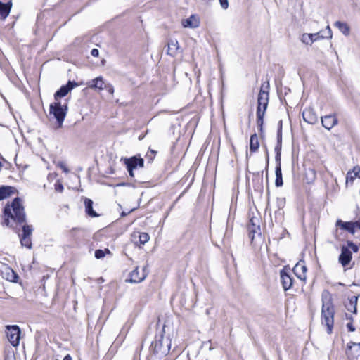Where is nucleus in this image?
Segmentation results:
<instances>
[{
    "label": "nucleus",
    "instance_id": "1",
    "mask_svg": "<svg viewBox=\"0 0 360 360\" xmlns=\"http://www.w3.org/2000/svg\"><path fill=\"white\" fill-rule=\"evenodd\" d=\"M322 307L321 314V324L327 328V333L331 334L334 325L335 306L333 298L328 290H324L321 295Z\"/></svg>",
    "mask_w": 360,
    "mask_h": 360
},
{
    "label": "nucleus",
    "instance_id": "2",
    "mask_svg": "<svg viewBox=\"0 0 360 360\" xmlns=\"http://www.w3.org/2000/svg\"><path fill=\"white\" fill-rule=\"evenodd\" d=\"M4 222L6 226L9 224V219H11L18 224L26 221V214L24 207L20 198H15L11 205H6L4 209Z\"/></svg>",
    "mask_w": 360,
    "mask_h": 360
},
{
    "label": "nucleus",
    "instance_id": "3",
    "mask_svg": "<svg viewBox=\"0 0 360 360\" xmlns=\"http://www.w3.org/2000/svg\"><path fill=\"white\" fill-rule=\"evenodd\" d=\"M269 82H264L261 85L260 91L258 95V105L257 109V126L260 128L261 131L262 130L264 116L269 103Z\"/></svg>",
    "mask_w": 360,
    "mask_h": 360
},
{
    "label": "nucleus",
    "instance_id": "4",
    "mask_svg": "<svg viewBox=\"0 0 360 360\" xmlns=\"http://www.w3.org/2000/svg\"><path fill=\"white\" fill-rule=\"evenodd\" d=\"M164 333L165 326L160 333L155 335L154 341L150 346V351L160 356H166L171 348V340L169 337H165Z\"/></svg>",
    "mask_w": 360,
    "mask_h": 360
},
{
    "label": "nucleus",
    "instance_id": "5",
    "mask_svg": "<svg viewBox=\"0 0 360 360\" xmlns=\"http://www.w3.org/2000/svg\"><path fill=\"white\" fill-rule=\"evenodd\" d=\"M359 248L357 245L351 240L347 241V246L341 247V252L339 255L338 261L342 266H347L351 262L352 258V252H357Z\"/></svg>",
    "mask_w": 360,
    "mask_h": 360
},
{
    "label": "nucleus",
    "instance_id": "6",
    "mask_svg": "<svg viewBox=\"0 0 360 360\" xmlns=\"http://www.w3.org/2000/svg\"><path fill=\"white\" fill-rule=\"evenodd\" d=\"M261 219L259 217H252L250 219L248 224V230L249 231V238L251 243H253L255 240L262 241L263 237L260 229Z\"/></svg>",
    "mask_w": 360,
    "mask_h": 360
},
{
    "label": "nucleus",
    "instance_id": "7",
    "mask_svg": "<svg viewBox=\"0 0 360 360\" xmlns=\"http://www.w3.org/2000/svg\"><path fill=\"white\" fill-rule=\"evenodd\" d=\"M67 110V105H62L60 102H54L50 105L49 114L56 120L59 128L63 125Z\"/></svg>",
    "mask_w": 360,
    "mask_h": 360
},
{
    "label": "nucleus",
    "instance_id": "8",
    "mask_svg": "<svg viewBox=\"0 0 360 360\" xmlns=\"http://www.w3.org/2000/svg\"><path fill=\"white\" fill-rule=\"evenodd\" d=\"M6 333L10 343L16 347L19 345L20 338V329L17 325L6 326Z\"/></svg>",
    "mask_w": 360,
    "mask_h": 360
},
{
    "label": "nucleus",
    "instance_id": "9",
    "mask_svg": "<svg viewBox=\"0 0 360 360\" xmlns=\"http://www.w3.org/2000/svg\"><path fill=\"white\" fill-rule=\"evenodd\" d=\"M124 164L126 165L129 176L134 177V174L133 170L137 167H143L144 160L141 158L134 156L130 158L124 159Z\"/></svg>",
    "mask_w": 360,
    "mask_h": 360
},
{
    "label": "nucleus",
    "instance_id": "10",
    "mask_svg": "<svg viewBox=\"0 0 360 360\" xmlns=\"http://www.w3.org/2000/svg\"><path fill=\"white\" fill-rule=\"evenodd\" d=\"M327 35L326 37L321 36L319 32L313 33V34H303L302 35L301 40L303 43L306 44H312L313 42L317 41L319 39H323L324 37L326 38H332V31L329 26L326 27Z\"/></svg>",
    "mask_w": 360,
    "mask_h": 360
},
{
    "label": "nucleus",
    "instance_id": "11",
    "mask_svg": "<svg viewBox=\"0 0 360 360\" xmlns=\"http://www.w3.org/2000/svg\"><path fill=\"white\" fill-rule=\"evenodd\" d=\"M336 226L354 235L356 232V229H360V221H356L345 222L341 219H338L336 221Z\"/></svg>",
    "mask_w": 360,
    "mask_h": 360
},
{
    "label": "nucleus",
    "instance_id": "12",
    "mask_svg": "<svg viewBox=\"0 0 360 360\" xmlns=\"http://www.w3.org/2000/svg\"><path fill=\"white\" fill-rule=\"evenodd\" d=\"M345 353L348 360L356 359L360 356V343L349 342Z\"/></svg>",
    "mask_w": 360,
    "mask_h": 360
},
{
    "label": "nucleus",
    "instance_id": "13",
    "mask_svg": "<svg viewBox=\"0 0 360 360\" xmlns=\"http://www.w3.org/2000/svg\"><path fill=\"white\" fill-rule=\"evenodd\" d=\"M78 84L75 82L69 81L66 85L62 86L54 94V98L57 101L58 98L65 96L74 87Z\"/></svg>",
    "mask_w": 360,
    "mask_h": 360
},
{
    "label": "nucleus",
    "instance_id": "14",
    "mask_svg": "<svg viewBox=\"0 0 360 360\" xmlns=\"http://www.w3.org/2000/svg\"><path fill=\"white\" fill-rule=\"evenodd\" d=\"M129 276V279L126 280L127 282L138 283L146 278V274H145L144 269L140 273L139 267H136L135 269L130 273Z\"/></svg>",
    "mask_w": 360,
    "mask_h": 360
},
{
    "label": "nucleus",
    "instance_id": "15",
    "mask_svg": "<svg viewBox=\"0 0 360 360\" xmlns=\"http://www.w3.org/2000/svg\"><path fill=\"white\" fill-rule=\"evenodd\" d=\"M280 276L283 290L285 291L289 290L292 286L293 283L292 276L284 270L281 271Z\"/></svg>",
    "mask_w": 360,
    "mask_h": 360
},
{
    "label": "nucleus",
    "instance_id": "16",
    "mask_svg": "<svg viewBox=\"0 0 360 360\" xmlns=\"http://www.w3.org/2000/svg\"><path fill=\"white\" fill-rule=\"evenodd\" d=\"M321 123L324 128L330 130L338 124V119L335 115H326L321 117Z\"/></svg>",
    "mask_w": 360,
    "mask_h": 360
},
{
    "label": "nucleus",
    "instance_id": "17",
    "mask_svg": "<svg viewBox=\"0 0 360 360\" xmlns=\"http://www.w3.org/2000/svg\"><path fill=\"white\" fill-rule=\"evenodd\" d=\"M3 277L8 281L17 283L19 278L17 273L8 266H5L1 271Z\"/></svg>",
    "mask_w": 360,
    "mask_h": 360
},
{
    "label": "nucleus",
    "instance_id": "18",
    "mask_svg": "<svg viewBox=\"0 0 360 360\" xmlns=\"http://www.w3.org/2000/svg\"><path fill=\"white\" fill-rule=\"evenodd\" d=\"M179 49V42L176 39H169L167 42V53L172 57L176 56Z\"/></svg>",
    "mask_w": 360,
    "mask_h": 360
},
{
    "label": "nucleus",
    "instance_id": "19",
    "mask_svg": "<svg viewBox=\"0 0 360 360\" xmlns=\"http://www.w3.org/2000/svg\"><path fill=\"white\" fill-rule=\"evenodd\" d=\"M200 22L195 15H192L188 18L183 20L182 25L185 27L196 28L199 26Z\"/></svg>",
    "mask_w": 360,
    "mask_h": 360
},
{
    "label": "nucleus",
    "instance_id": "20",
    "mask_svg": "<svg viewBox=\"0 0 360 360\" xmlns=\"http://www.w3.org/2000/svg\"><path fill=\"white\" fill-rule=\"evenodd\" d=\"M307 267L302 264L297 263L293 268L294 274L300 280H304L306 278Z\"/></svg>",
    "mask_w": 360,
    "mask_h": 360
},
{
    "label": "nucleus",
    "instance_id": "21",
    "mask_svg": "<svg viewBox=\"0 0 360 360\" xmlns=\"http://www.w3.org/2000/svg\"><path fill=\"white\" fill-rule=\"evenodd\" d=\"M15 189L14 187L10 186H2L0 187V200H4L13 193H14Z\"/></svg>",
    "mask_w": 360,
    "mask_h": 360
},
{
    "label": "nucleus",
    "instance_id": "22",
    "mask_svg": "<svg viewBox=\"0 0 360 360\" xmlns=\"http://www.w3.org/2000/svg\"><path fill=\"white\" fill-rule=\"evenodd\" d=\"M11 6V1H9L6 4H4L0 1V16L4 19L6 18L9 15Z\"/></svg>",
    "mask_w": 360,
    "mask_h": 360
},
{
    "label": "nucleus",
    "instance_id": "23",
    "mask_svg": "<svg viewBox=\"0 0 360 360\" xmlns=\"http://www.w3.org/2000/svg\"><path fill=\"white\" fill-rule=\"evenodd\" d=\"M316 178V172L315 169L309 168L305 170L304 180L307 184H312Z\"/></svg>",
    "mask_w": 360,
    "mask_h": 360
},
{
    "label": "nucleus",
    "instance_id": "24",
    "mask_svg": "<svg viewBox=\"0 0 360 360\" xmlns=\"http://www.w3.org/2000/svg\"><path fill=\"white\" fill-rule=\"evenodd\" d=\"M357 300L358 297L352 296L351 298H349V301L345 304V307L349 311H352L354 314H356Z\"/></svg>",
    "mask_w": 360,
    "mask_h": 360
},
{
    "label": "nucleus",
    "instance_id": "25",
    "mask_svg": "<svg viewBox=\"0 0 360 360\" xmlns=\"http://www.w3.org/2000/svg\"><path fill=\"white\" fill-rule=\"evenodd\" d=\"M85 211L86 214L91 217H98V214L93 210V201L91 199L85 198L84 200Z\"/></svg>",
    "mask_w": 360,
    "mask_h": 360
},
{
    "label": "nucleus",
    "instance_id": "26",
    "mask_svg": "<svg viewBox=\"0 0 360 360\" xmlns=\"http://www.w3.org/2000/svg\"><path fill=\"white\" fill-rule=\"evenodd\" d=\"M302 117L305 122L314 124L316 122L317 117L311 110H305L302 112Z\"/></svg>",
    "mask_w": 360,
    "mask_h": 360
},
{
    "label": "nucleus",
    "instance_id": "27",
    "mask_svg": "<svg viewBox=\"0 0 360 360\" xmlns=\"http://www.w3.org/2000/svg\"><path fill=\"white\" fill-rule=\"evenodd\" d=\"M91 82L92 84L89 85L90 88H96L98 89L99 90H103L106 88V85L105 84L101 77H96V79H93Z\"/></svg>",
    "mask_w": 360,
    "mask_h": 360
},
{
    "label": "nucleus",
    "instance_id": "28",
    "mask_svg": "<svg viewBox=\"0 0 360 360\" xmlns=\"http://www.w3.org/2000/svg\"><path fill=\"white\" fill-rule=\"evenodd\" d=\"M359 178L360 179V167H354L353 170L352 172H348L347 174V183L348 181H350L352 183L355 178Z\"/></svg>",
    "mask_w": 360,
    "mask_h": 360
},
{
    "label": "nucleus",
    "instance_id": "29",
    "mask_svg": "<svg viewBox=\"0 0 360 360\" xmlns=\"http://www.w3.org/2000/svg\"><path fill=\"white\" fill-rule=\"evenodd\" d=\"M132 237L134 238V239L139 238V242L140 245H144L150 239V236L148 235V233H147L146 232L135 233L132 235Z\"/></svg>",
    "mask_w": 360,
    "mask_h": 360
},
{
    "label": "nucleus",
    "instance_id": "30",
    "mask_svg": "<svg viewBox=\"0 0 360 360\" xmlns=\"http://www.w3.org/2000/svg\"><path fill=\"white\" fill-rule=\"evenodd\" d=\"M259 141L256 134L250 136V150L251 152H256L259 148Z\"/></svg>",
    "mask_w": 360,
    "mask_h": 360
},
{
    "label": "nucleus",
    "instance_id": "31",
    "mask_svg": "<svg viewBox=\"0 0 360 360\" xmlns=\"http://www.w3.org/2000/svg\"><path fill=\"white\" fill-rule=\"evenodd\" d=\"M335 26L338 27L343 34L347 36L349 34V27L346 22L336 21Z\"/></svg>",
    "mask_w": 360,
    "mask_h": 360
},
{
    "label": "nucleus",
    "instance_id": "32",
    "mask_svg": "<svg viewBox=\"0 0 360 360\" xmlns=\"http://www.w3.org/2000/svg\"><path fill=\"white\" fill-rule=\"evenodd\" d=\"M276 180H275V185L277 187H280L283 185V178H282V172H281V167H276Z\"/></svg>",
    "mask_w": 360,
    "mask_h": 360
},
{
    "label": "nucleus",
    "instance_id": "33",
    "mask_svg": "<svg viewBox=\"0 0 360 360\" xmlns=\"http://www.w3.org/2000/svg\"><path fill=\"white\" fill-rule=\"evenodd\" d=\"M33 231L32 226L24 224L22 226V233L20 237H29L31 238Z\"/></svg>",
    "mask_w": 360,
    "mask_h": 360
},
{
    "label": "nucleus",
    "instance_id": "34",
    "mask_svg": "<svg viewBox=\"0 0 360 360\" xmlns=\"http://www.w3.org/2000/svg\"><path fill=\"white\" fill-rule=\"evenodd\" d=\"M20 243L22 246L26 247L29 249L32 248V240L31 238L29 237H20Z\"/></svg>",
    "mask_w": 360,
    "mask_h": 360
},
{
    "label": "nucleus",
    "instance_id": "35",
    "mask_svg": "<svg viewBox=\"0 0 360 360\" xmlns=\"http://www.w3.org/2000/svg\"><path fill=\"white\" fill-rule=\"evenodd\" d=\"M277 130V143L282 144V120L278 122Z\"/></svg>",
    "mask_w": 360,
    "mask_h": 360
},
{
    "label": "nucleus",
    "instance_id": "36",
    "mask_svg": "<svg viewBox=\"0 0 360 360\" xmlns=\"http://www.w3.org/2000/svg\"><path fill=\"white\" fill-rule=\"evenodd\" d=\"M156 154H157V151L150 149L147 152L146 157L149 160V162H151L153 160V159L155 158V156L156 155Z\"/></svg>",
    "mask_w": 360,
    "mask_h": 360
},
{
    "label": "nucleus",
    "instance_id": "37",
    "mask_svg": "<svg viewBox=\"0 0 360 360\" xmlns=\"http://www.w3.org/2000/svg\"><path fill=\"white\" fill-rule=\"evenodd\" d=\"M56 166L60 167L65 173H68L70 172L69 169L66 167L65 163L63 161L58 162Z\"/></svg>",
    "mask_w": 360,
    "mask_h": 360
},
{
    "label": "nucleus",
    "instance_id": "38",
    "mask_svg": "<svg viewBox=\"0 0 360 360\" xmlns=\"http://www.w3.org/2000/svg\"><path fill=\"white\" fill-rule=\"evenodd\" d=\"M105 257V252L102 250H96L95 251V257L96 259H101Z\"/></svg>",
    "mask_w": 360,
    "mask_h": 360
},
{
    "label": "nucleus",
    "instance_id": "39",
    "mask_svg": "<svg viewBox=\"0 0 360 360\" xmlns=\"http://www.w3.org/2000/svg\"><path fill=\"white\" fill-rule=\"evenodd\" d=\"M220 5L223 9H226L229 7L228 0H219Z\"/></svg>",
    "mask_w": 360,
    "mask_h": 360
},
{
    "label": "nucleus",
    "instance_id": "40",
    "mask_svg": "<svg viewBox=\"0 0 360 360\" xmlns=\"http://www.w3.org/2000/svg\"><path fill=\"white\" fill-rule=\"evenodd\" d=\"M275 160H276V167H281V154H278V153H276V157H275Z\"/></svg>",
    "mask_w": 360,
    "mask_h": 360
},
{
    "label": "nucleus",
    "instance_id": "41",
    "mask_svg": "<svg viewBox=\"0 0 360 360\" xmlns=\"http://www.w3.org/2000/svg\"><path fill=\"white\" fill-rule=\"evenodd\" d=\"M55 189L56 191L61 193L63 191V186L61 184H56L55 185Z\"/></svg>",
    "mask_w": 360,
    "mask_h": 360
},
{
    "label": "nucleus",
    "instance_id": "42",
    "mask_svg": "<svg viewBox=\"0 0 360 360\" xmlns=\"http://www.w3.org/2000/svg\"><path fill=\"white\" fill-rule=\"evenodd\" d=\"M347 328H348V330L350 331V332H354L355 330V328L354 326H353L352 323V322H349L347 323Z\"/></svg>",
    "mask_w": 360,
    "mask_h": 360
},
{
    "label": "nucleus",
    "instance_id": "43",
    "mask_svg": "<svg viewBox=\"0 0 360 360\" xmlns=\"http://www.w3.org/2000/svg\"><path fill=\"white\" fill-rule=\"evenodd\" d=\"M91 54L94 57H97L99 55V51L97 49H93L91 51Z\"/></svg>",
    "mask_w": 360,
    "mask_h": 360
},
{
    "label": "nucleus",
    "instance_id": "44",
    "mask_svg": "<svg viewBox=\"0 0 360 360\" xmlns=\"http://www.w3.org/2000/svg\"><path fill=\"white\" fill-rule=\"evenodd\" d=\"M281 146H282V144H279V143L276 144V146H275V148H274L276 153L281 154Z\"/></svg>",
    "mask_w": 360,
    "mask_h": 360
},
{
    "label": "nucleus",
    "instance_id": "45",
    "mask_svg": "<svg viewBox=\"0 0 360 360\" xmlns=\"http://www.w3.org/2000/svg\"><path fill=\"white\" fill-rule=\"evenodd\" d=\"M5 360H16V359H15V357L14 356V355H11V356H7L6 357Z\"/></svg>",
    "mask_w": 360,
    "mask_h": 360
},
{
    "label": "nucleus",
    "instance_id": "46",
    "mask_svg": "<svg viewBox=\"0 0 360 360\" xmlns=\"http://www.w3.org/2000/svg\"><path fill=\"white\" fill-rule=\"evenodd\" d=\"M108 91H109L111 94H113V92H114V89H113L112 86H111V85H108Z\"/></svg>",
    "mask_w": 360,
    "mask_h": 360
},
{
    "label": "nucleus",
    "instance_id": "47",
    "mask_svg": "<svg viewBox=\"0 0 360 360\" xmlns=\"http://www.w3.org/2000/svg\"><path fill=\"white\" fill-rule=\"evenodd\" d=\"M63 360H72V356L70 354H67L64 358Z\"/></svg>",
    "mask_w": 360,
    "mask_h": 360
},
{
    "label": "nucleus",
    "instance_id": "48",
    "mask_svg": "<svg viewBox=\"0 0 360 360\" xmlns=\"http://www.w3.org/2000/svg\"><path fill=\"white\" fill-rule=\"evenodd\" d=\"M56 360H58V359H56Z\"/></svg>",
    "mask_w": 360,
    "mask_h": 360
}]
</instances>
